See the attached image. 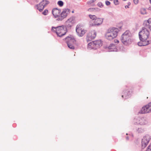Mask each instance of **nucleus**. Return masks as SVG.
I'll list each match as a JSON object with an SVG mask.
<instances>
[{
  "label": "nucleus",
  "instance_id": "10",
  "mask_svg": "<svg viewBox=\"0 0 151 151\" xmlns=\"http://www.w3.org/2000/svg\"><path fill=\"white\" fill-rule=\"evenodd\" d=\"M67 39L68 40L67 42L68 47L70 49H74L75 47L73 45V44L74 43V42L76 41L75 39L70 37H67Z\"/></svg>",
  "mask_w": 151,
  "mask_h": 151
},
{
  "label": "nucleus",
  "instance_id": "36",
  "mask_svg": "<svg viewBox=\"0 0 151 151\" xmlns=\"http://www.w3.org/2000/svg\"><path fill=\"white\" fill-rule=\"evenodd\" d=\"M69 24H70V23H69V24H68V25L69 26Z\"/></svg>",
  "mask_w": 151,
  "mask_h": 151
},
{
  "label": "nucleus",
  "instance_id": "18",
  "mask_svg": "<svg viewBox=\"0 0 151 151\" xmlns=\"http://www.w3.org/2000/svg\"><path fill=\"white\" fill-rule=\"evenodd\" d=\"M142 41L139 42L138 43V45L139 46H144L148 45L149 44V42L148 40H145L143 41L141 40Z\"/></svg>",
  "mask_w": 151,
  "mask_h": 151
},
{
  "label": "nucleus",
  "instance_id": "21",
  "mask_svg": "<svg viewBox=\"0 0 151 151\" xmlns=\"http://www.w3.org/2000/svg\"><path fill=\"white\" fill-rule=\"evenodd\" d=\"M140 12L141 14H146V12L145 9L143 8L141 9L140 10Z\"/></svg>",
  "mask_w": 151,
  "mask_h": 151
},
{
  "label": "nucleus",
  "instance_id": "27",
  "mask_svg": "<svg viewBox=\"0 0 151 151\" xmlns=\"http://www.w3.org/2000/svg\"><path fill=\"white\" fill-rule=\"evenodd\" d=\"M114 4L116 5H118L119 4V1L118 0H114Z\"/></svg>",
  "mask_w": 151,
  "mask_h": 151
},
{
  "label": "nucleus",
  "instance_id": "25",
  "mask_svg": "<svg viewBox=\"0 0 151 151\" xmlns=\"http://www.w3.org/2000/svg\"><path fill=\"white\" fill-rule=\"evenodd\" d=\"M97 5L98 6L101 8L103 6V5L101 2L98 3L97 4Z\"/></svg>",
  "mask_w": 151,
  "mask_h": 151
},
{
  "label": "nucleus",
  "instance_id": "31",
  "mask_svg": "<svg viewBox=\"0 0 151 151\" xmlns=\"http://www.w3.org/2000/svg\"><path fill=\"white\" fill-rule=\"evenodd\" d=\"M148 106H149V108L150 109V110L151 111V102L149 103L148 104H147Z\"/></svg>",
  "mask_w": 151,
  "mask_h": 151
},
{
  "label": "nucleus",
  "instance_id": "33",
  "mask_svg": "<svg viewBox=\"0 0 151 151\" xmlns=\"http://www.w3.org/2000/svg\"><path fill=\"white\" fill-rule=\"evenodd\" d=\"M125 7L126 8H128L129 7L128 6H125Z\"/></svg>",
  "mask_w": 151,
  "mask_h": 151
},
{
  "label": "nucleus",
  "instance_id": "34",
  "mask_svg": "<svg viewBox=\"0 0 151 151\" xmlns=\"http://www.w3.org/2000/svg\"><path fill=\"white\" fill-rule=\"evenodd\" d=\"M128 5H130V3H128Z\"/></svg>",
  "mask_w": 151,
  "mask_h": 151
},
{
  "label": "nucleus",
  "instance_id": "7",
  "mask_svg": "<svg viewBox=\"0 0 151 151\" xmlns=\"http://www.w3.org/2000/svg\"><path fill=\"white\" fill-rule=\"evenodd\" d=\"M103 19L97 18L94 21L91 20L89 22V25L92 27L94 26H99L102 24L103 22Z\"/></svg>",
  "mask_w": 151,
  "mask_h": 151
},
{
  "label": "nucleus",
  "instance_id": "30",
  "mask_svg": "<svg viewBox=\"0 0 151 151\" xmlns=\"http://www.w3.org/2000/svg\"><path fill=\"white\" fill-rule=\"evenodd\" d=\"M105 3L107 5H109L110 4V2L109 1H106Z\"/></svg>",
  "mask_w": 151,
  "mask_h": 151
},
{
  "label": "nucleus",
  "instance_id": "32",
  "mask_svg": "<svg viewBox=\"0 0 151 151\" xmlns=\"http://www.w3.org/2000/svg\"><path fill=\"white\" fill-rule=\"evenodd\" d=\"M114 41L115 42H117V43H119V41L117 40H115Z\"/></svg>",
  "mask_w": 151,
  "mask_h": 151
},
{
  "label": "nucleus",
  "instance_id": "23",
  "mask_svg": "<svg viewBox=\"0 0 151 151\" xmlns=\"http://www.w3.org/2000/svg\"><path fill=\"white\" fill-rule=\"evenodd\" d=\"M95 1H96V0H91L88 2H87V4L89 5H91V4H93V3Z\"/></svg>",
  "mask_w": 151,
  "mask_h": 151
},
{
  "label": "nucleus",
  "instance_id": "16",
  "mask_svg": "<svg viewBox=\"0 0 151 151\" xmlns=\"http://www.w3.org/2000/svg\"><path fill=\"white\" fill-rule=\"evenodd\" d=\"M74 22V18L73 17H70L66 22V25L68 27H70L73 25Z\"/></svg>",
  "mask_w": 151,
  "mask_h": 151
},
{
  "label": "nucleus",
  "instance_id": "19",
  "mask_svg": "<svg viewBox=\"0 0 151 151\" xmlns=\"http://www.w3.org/2000/svg\"><path fill=\"white\" fill-rule=\"evenodd\" d=\"M108 49L111 51H114L116 50V46L114 44H111L108 47Z\"/></svg>",
  "mask_w": 151,
  "mask_h": 151
},
{
  "label": "nucleus",
  "instance_id": "3",
  "mask_svg": "<svg viewBox=\"0 0 151 151\" xmlns=\"http://www.w3.org/2000/svg\"><path fill=\"white\" fill-rule=\"evenodd\" d=\"M130 35L129 31H126L122 35V41L124 45H127L131 43L132 41Z\"/></svg>",
  "mask_w": 151,
  "mask_h": 151
},
{
  "label": "nucleus",
  "instance_id": "6",
  "mask_svg": "<svg viewBox=\"0 0 151 151\" xmlns=\"http://www.w3.org/2000/svg\"><path fill=\"white\" fill-rule=\"evenodd\" d=\"M151 139L150 136L148 135H146L143 137L142 140V148L144 149L147 146Z\"/></svg>",
  "mask_w": 151,
  "mask_h": 151
},
{
  "label": "nucleus",
  "instance_id": "24",
  "mask_svg": "<svg viewBox=\"0 0 151 151\" xmlns=\"http://www.w3.org/2000/svg\"><path fill=\"white\" fill-rule=\"evenodd\" d=\"M146 151H151V143L148 146Z\"/></svg>",
  "mask_w": 151,
  "mask_h": 151
},
{
  "label": "nucleus",
  "instance_id": "17",
  "mask_svg": "<svg viewBox=\"0 0 151 151\" xmlns=\"http://www.w3.org/2000/svg\"><path fill=\"white\" fill-rule=\"evenodd\" d=\"M144 25L146 27L151 30V19L150 18L147 20L145 21Z\"/></svg>",
  "mask_w": 151,
  "mask_h": 151
},
{
  "label": "nucleus",
  "instance_id": "2",
  "mask_svg": "<svg viewBox=\"0 0 151 151\" xmlns=\"http://www.w3.org/2000/svg\"><path fill=\"white\" fill-rule=\"evenodd\" d=\"M51 30L53 32H56L58 36L60 37L64 35L67 32L66 28L63 26L56 27H52Z\"/></svg>",
  "mask_w": 151,
  "mask_h": 151
},
{
  "label": "nucleus",
  "instance_id": "4",
  "mask_svg": "<svg viewBox=\"0 0 151 151\" xmlns=\"http://www.w3.org/2000/svg\"><path fill=\"white\" fill-rule=\"evenodd\" d=\"M149 31L145 27H143L142 30L139 32V37L140 40L145 41L147 40V39L149 36Z\"/></svg>",
  "mask_w": 151,
  "mask_h": 151
},
{
  "label": "nucleus",
  "instance_id": "20",
  "mask_svg": "<svg viewBox=\"0 0 151 151\" xmlns=\"http://www.w3.org/2000/svg\"><path fill=\"white\" fill-rule=\"evenodd\" d=\"M89 16L91 19V20L94 21L97 18L95 15H89Z\"/></svg>",
  "mask_w": 151,
  "mask_h": 151
},
{
  "label": "nucleus",
  "instance_id": "5",
  "mask_svg": "<svg viewBox=\"0 0 151 151\" xmlns=\"http://www.w3.org/2000/svg\"><path fill=\"white\" fill-rule=\"evenodd\" d=\"M102 43L101 40L94 41L89 43L88 47L89 49H96L102 46Z\"/></svg>",
  "mask_w": 151,
  "mask_h": 151
},
{
  "label": "nucleus",
  "instance_id": "35",
  "mask_svg": "<svg viewBox=\"0 0 151 151\" xmlns=\"http://www.w3.org/2000/svg\"><path fill=\"white\" fill-rule=\"evenodd\" d=\"M150 3L151 4V0H149Z\"/></svg>",
  "mask_w": 151,
  "mask_h": 151
},
{
  "label": "nucleus",
  "instance_id": "12",
  "mask_svg": "<svg viewBox=\"0 0 151 151\" xmlns=\"http://www.w3.org/2000/svg\"><path fill=\"white\" fill-rule=\"evenodd\" d=\"M96 32L95 31L89 32L87 35L86 40L88 41H90L95 38L96 36Z\"/></svg>",
  "mask_w": 151,
  "mask_h": 151
},
{
  "label": "nucleus",
  "instance_id": "8",
  "mask_svg": "<svg viewBox=\"0 0 151 151\" xmlns=\"http://www.w3.org/2000/svg\"><path fill=\"white\" fill-rule=\"evenodd\" d=\"M76 30L78 35L80 37L83 36L86 32V30L80 25H78L77 26Z\"/></svg>",
  "mask_w": 151,
  "mask_h": 151
},
{
  "label": "nucleus",
  "instance_id": "37",
  "mask_svg": "<svg viewBox=\"0 0 151 151\" xmlns=\"http://www.w3.org/2000/svg\"><path fill=\"white\" fill-rule=\"evenodd\" d=\"M122 97H123V95H122Z\"/></svg>",
  "mask_w": 151,
  "mask_h": 151
},
{
  "label": "nucleus",
  "instance_id": "15",
  "mask_svg": "<svg viewBox=\"0 0 151 151\" xmlns=\"http://www.w3.org/2000/svg\"><path fill=\"white\" fill-rule=\"evenodd\" d=\"M134 122L141 125H144L146 122V121L143 118H138L134 120Z\"/></svg>",
  "mask_w": 151,
  "mask_h": 151
},
{
  "label": "nucleus",
  "instance_id": "1",
  "mask_svg": "<svg viewBox=\"0 0 151 151\" xmlns=\"http://www.w3.org/2000/svg\"><path fill=\"white\" fill-rule=\"evenodd\" d=\"M118 29L115 28H112L109 29L105 35L106 38L110 40H113L116 38L117 35Z\"/></svg>",
  "mask_w": 151,
  "mask_h": 151
},
{
  "label": "nucleus",
  "instance_id": "22",
  "mask_svg": "<svg viewBox=\"0 0 151 151\" xmlns=\"http://www.w3.org/2000/svg\"><path fill=\"white\" fill-rule=\"evenodd\" d=\"M58 4L60 6H62L63 5V3L62 1H59L58 2Z\"/></svg>",
  "mask_w": 151,
  "mask_h": 151
},
{
  "label": "nucleus",
  "instance_id": "29",
  "mask_svg": "<svg viewBox=\"0 0 151 151\" xmlns=\"http://www.w3.org/2000/svg\"><path fill=\"white\" fill-rule=\"evenodd\" d=\"M135 4H137L139 2V0H133Z\"/></svg>",
  "mask_w": 151,
  "mask_h": 151
},
{
  "label": "nucleus",
  "instance_id": "38",
  "mask_svg": "<svg viewBox=\"0 0 151 151\" xmlns=\"http://www.w3.org/2000/svg\"><path fill=\"white\" fill-rule=\"evenodd\" d=\"M72 12V13H73V12H74L73 11Z\"/></svg>",
  "mask_w": 151,
  "mask_h": 151
},
{
  "label": "nucleus",
  "instance_id": "26",
  "mask_svg": "<svg viewBox=\"0 0 151 151\" xmlns=\"http://www.w3.org/2000/svg\"><path fill=\"white\" fill-rule=\"evenodd\" d=\"M48 10L47 9L45 10L42 13V14L44 15H46L48 13Z\"/></svg>",
  "mask_w": 151,
  "mask_h": 151
},
{
  "label": "nucleus",
  "instance_id": "11",
  "mask_svg": "<svg viewBox=\"0 0 151 151\" xmlns=\"http://www.w3.org/2000/svg\"><path fill=\"white\" fill-rule=\"evenodd\" d=\"M49 2L46 0H43L37 6V9L40 11H42L45 7L48 4Z\"/></svg>",
  "mask_w": 151,
  "mask_h": 151
},
{
  "label": "nucleus",
  "instance_id": "9",
  "mask_svg": "<svg viewBox=\"0 0 151 151\" xmlns=\"http://www.w3.org/2000/svg\"><path fill=\"white\" fill-rule=\"evenodd\" d=\"M70 12V9H63L60 13V16L58 18V20L61 21L65 18Z\"/></svg>",
  "mask_w": 151,
  "mask_h": 151
},
{
  "label": "nucleus",
  "instance_id": "13",
  "mask_svg": "<svg viewBox=\"0 0 151 151\" xmlns=\"http://www.w3.org/2000/svg\"><path fill=\"white\" fill-rule=\"evenodd\" d=\"M61 13L60 9L57 8L53 9L52 10V14L55 18L59 17Z\"/></svg>",
  "mask_w": 151,
  "mask_h": 151
},
{
  "label": "nucleus",
  "instance_id": "14",
  "mask_svg": "<svg viewBox=\"0 0 151 151\" xmlns=\"http://www.w3.org/2000/svg\"><path fill=\"white\" fill-rule=\"evenodd\" d=\"M151 111L147 105L143 106L141 110L140 113L141 114H145L151 112Z\"/></svg>",
  "mask_w": 151,
  "mask_h": 151
},
{
  "label": "nucleus",
  "instance_id": "28",
  "mask_svg": "<svg viewBox=\"0 0 151 151\" xmlns=\"http://www.w3.org/2000/svg\"><path fill=\"white\" fill-rule=\"evenodd\" d=\"M96 10V8H90L88 9V11H94Z\"/></svg>",
  "mask_w": 151,
  "mask_h": 151
}]
</instances>
